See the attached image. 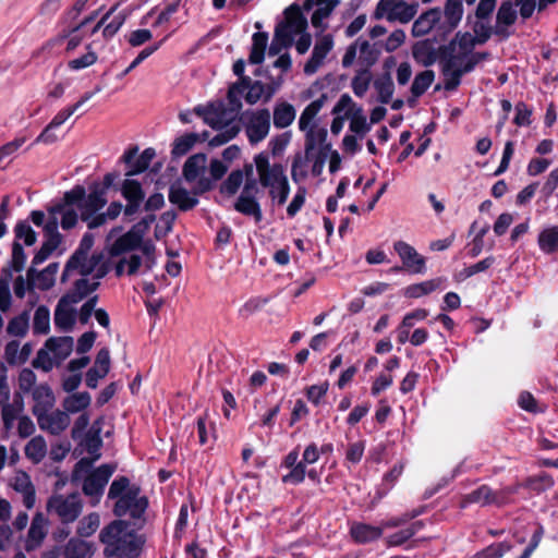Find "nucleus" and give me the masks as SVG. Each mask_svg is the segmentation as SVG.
I'll list each match as a JSON object with an SVG mask.
<instances>
[{
  "label": "nucleus",
  "mask_w": 558,
  "mask_h": 558,
  "mask_svg": "<svg viewBox=\"0 0 558 558\" xmlns=\"http://www.w3.org/2000/svg\"><path fill=\"white\" fill-rule=\"evenodd\" d=\"M104 423V417L97 418L82 440V446L88 451V453H96L101 448L102 440L100 438V433Z\"/></svg>",
  "instance_id": "40"
},
{
  "label": "nucleus",
  "mask_w": 558,
  "mask_h": 558,
  "mask_svg": "<svg viewBox=\"0 0 558 558\" xmlns=\"http://www.w3.org/2000/svg\"><path fill=\"white\" fill-rule=\"evenodd\" d=\"M435 77L432 70H426L417 74L412 83L411 93L414 97L422 96L430 86Z\"/></svg>",
  "instance_id": "56"
},
{
  "label": "nucleus",
  "mask_w": 558,
  "mask_h": 558,
  "mask_svg": "<svg viewBox=\"0 0 558 558\" xmlns=\"http://www.w3.org/2000/svg\"><path fill=\"white\" fill-rule=\"evenodd\" d=\"M99 457L100 456L82 458L76 463L72 474L74 482L82 483L84 494L95 498L94 505L99 501L106 484L116 470L114 464H102L99 468H94V462L96 458Z\"/></svg>",
  "instance_id": "4"
},
{
  "label": "nucleus",
  "mask_w": 558,
  "mask_h": 558,
  "mask_svg": "<svg viewBox=\"0 0 558 558\" xmlns=\"http://www.w3.org/2000/svg\"><path fill=\"white\" fill-rule=\"evenodd\" d=\"M38 387L37 376L31 368H23L19 375V391L31 395Z\"/></svg>",
  "instance_id": "59"
},
{
  "label": "nucleus",
  "mask_w": 558,
  "mask_h": 558,
  "mask_svg": "<svg viewBox=\"0 0 558 558\" xmlns=\"http://www.w3.org/2000/svg\"><path fill=\"white\" fill-rule=\"evenodd\" d=\"M92 397L88 392H75L65 397L62 401V410L70 414L78 413L89 407Z\"/></svg>",
  "instance_id": "39"
},
{
  "label": "nucleus",
  "mask_w": 558,
  "mask_h": 558,
  "mask_svg": "<svg viewBox=\"0 0 558 558\" xmlns=\"http://www.w3.org/2000/svg\"><path fill=\"white\" fill-rule=\"evenodd\" d=\"M305 132V153L307 158H313L316 146L323 144L327 137V130L324 128L313 126Z\"/></svg>",
  "instance_id": "44"
},
{
  "label": "nucleus",
  "mask_w": 558,
  "mask_h": 558,
  "mask_svg": "<svg viewBox=\"0 0 558 558\" xmlns=\"http://www.w3.org/2000/svg\"><path fill=\"white\" fill-rule=\"evenodd\" d=\"M256 171L258 174L259 183L267 187H274L275 185L287 180L284 168L281 163H270L269 157L266 153H259L254 157Z\"/></svg>",
  "instance_id": "11"
},
{
  "label": "nucleus",
  "mask_w": 558,
  "mask_h": 558,
  "mask_svg": "<svg viewBox=\"0 0 558 558\" xmlns=\"http://www.w3.org/2000/svg\"><path fill=\"white\" fill-rule=\"evenodd\" d=\"M308 2H313L317 5V9L314 11L312 15V24L316 28H320L324 31L326 28L325 25H323V21L327 19L335 7L338 4L337 0H307Z\"/></svg>",
  "instance_id": "42"
},
{
  "label": "nucleus",
  "mask_w": 558,
  "mask_h": 558,
  "mask_svg": "<svg viewBox=\"0 0 558 558\" xmlns=\"http://www.w3.org/2000/svg\"><path fill=\"white\" fill-rule=\"evenodd\" d=\"M15 241H23L25 245H33L36 242V232L26 221H20L14 228Z\"/></svg>",
  "instance_id": "64"
},
{
  "label": "nucleus",
  "mask_w": 558,
  "mask_h": 558,
  "mask_svg": "<svg viewBox=\"0 0 558 558\" xmlns=\"http://www.w3.org/2000/svg\"><path fill=\"white\" fill-rule=\"evenodd\" d=\"M357 46V61L364 66L363 69H368L377 62L379 50L375 47V45H371L367 40L359 38Z\"/></svg>",
  "instance_id": "46"
},
{
  "label": "nucleus",
  "mask_w": 558,
  "mask_h": 558,
  "mask_svg": "<svg viewBox=\"0 0 558 558\" xmlns=\"http://www.w3.org/2000/svg\"><path fill=\"white\" fill-rule=\"evenodd\" d=\"M99 286V280H93L90 278H80L75 281L74 288L66 293L64 296L73 302L74 304L80 303L88 294L95 291Z\"/></svg>",
  "instance_id": "36"
},
{
  "label": "nucleus",
  "mask_w": 558,
  "mask_h": 558,
  "mask_svg": "<svg viewBox=\"0 0 558 558\" xmlns=\"http://www.w3.org/2000/svg\"><path fill=\"white\" fill-rule=\"evenodd\" d=\"M228 167L219 159L211 160L209 165L210 178H199L196 184V193H205L214 187L216 181L220 180L227 172Z\"/></svg>",
  "instance_id": "34"
},
{
  "label": "nucleus",
  "mask_w": 558,
  "mask_h": 558,
  "mask_svg": "<svg viewBox=\"0 0 558 558\" xmlns=\"http://www.w3.org/2000/svg\"><path fill=\"white\" fill-rule=\"evenodd\" d=\"M441 10L439 8H433L423 12L412 25V36L422 37L427 35L440 21Z\"/></svg>",
  "instance_id": "28"
},
{
  "label": "nucleus",
  "mask_w": 558,
  "mask_h": 558,
  "mask_svg": "<svg viewBox=\"0 0 558 558\" xmlns=\"http://www.w3.org/2000/svg\"><path fill=\"white\" fill-rule=\"evenodd\" d=\"M317 456H286L284 462L281 465L282 481L287 484H299L305 477L306 464L314 463Z\"/></svg>",
  "instance_id": "15"
},
{
  "label": "nucleus",
  "mask_w": 558,
  "mask_h": 558,
  "mask_svg": "<svg viewBox=\"0 0 558 558\" xmlns=\"http://www.w3.org/2000/svg\"><path fill=\"white\" fill-rule=\"evenodd\" d=\"M281 84L282 77H270L269 82L266 83L255 81L244 96L245 101L250 105H255L260 100L267 102L272 98L274 94L281 86Z\"/></svg>",
  "instance_id": "18"
},
{
  "label": "nucleus",
  "mask_w": 558,
  "mask_h": 558,
  "mask_svg": "<svg viewBox=\"0 0 558 558\" xmlns=\"http://www.w3.org/2000/svg\"><path fill=\"white\" fill-rule=\"evenodd\" d=\"M108 272V266L102 263L101 254H93L92 256L83 255L74 264L71 263V257L65 264L61 280L64 282L71 277L81 276L82 278H89L99 280Z\"/></svg>",
  "instance_id": "7"
},
{
  "label": "nucleus",
  "mask_w": 558,
  "mask_h": 558,
  "mask_svg": "<svg viewBox=\"0 0 558 558\" xmlns=\"http://www.w3.org/2000/svg\"><path fill=\"white\" fill-rule=\"evenodd\" d=\"M100 525V517L96 512H92L82 518L77 525V534L84 537L93 535Z\"/></svg>",
  "instance_id": "57"
},
{
  "label": "nucleus",
  "mask_w": 558,
  "mask_h": 558,
  "mask_svg": "<svg viewBox=\"0 0 558 558\" xmlns=\"http://www.w3.org/2000/svg\"><path fill=\"white\" fill-rule=\"evenodd\" d=\"M485 39H480L471 33H457L447 47V51L451 53L475 56L474 48L477 44H483Z\"/></svg>",
  "instance_id": "25"
},
{
  "label": "nucleus",
  "mask_w": 558,
  "mask_h": 558,
  "mask_svg": "<svg viewBox=\"0 0 558 558\" xmlns=\"http://www.w3.org/2000/svg\"><path fill=\"white\" fill-rule=\"evenodd\" d=\"M248 142L257 144L265 140L270 131V112L268 109L248 110L242 117Z\"/></svg>",
  "instance_id": "9"
},
{
  "label": "nucleus",
  "mask_w": 558,
  "mask_h": 558,
  "mask_svg": "<svg viewBox=\"0 0 558 558\" xmlns=\"http://www.w3.org/2000/svg\"><path fill=\"white\" fill-rule=\"evenodd\" d=\"M441 282L442 280L438 278L427 280L421 283L411 284L405 288L404 295L414 299L421 298L435 291L440 286Z\"/></svg>",
  "instance_id": "50"
},
{
  "label": "nucleus",
  "mask_w": 558,
  "mask_h": 558,
  "mask_svg": "<svg viewBox=\"0 0 558 558\" xmlns=\"http://www.w3.org/2000/svg\"><path fill=\"white\" fill-rule=\"evenodd\" d=\"M154 220V215L142 219L110 245V256L120 257L114 266L118 277L124 274L134 276L149 271L156 265V246L151 240H144V235Z\"/></svg>",
  "instance_id": "1"
},
{
  "label": "nucleus",
  "mask_w": 558,
  "mask_h": 558,
  "mask_svg": "<svg viewBox=\"0 0 558 558\" xmlns=\"http://www.w3.org/2000/svg\"><path fill=\"white\" fill-rule=\"evenodd\" d=\"M108 499L114 500L113 513L117 517L130 514L141 518L147 508L146 497L141 495V488L132 484L126 476L117 477L108 490Z\"/></svg>",
  "instance_id": "3"
},
{
  "label": "nucleus",
  "mask_w": 558,
  "mask_h": 558,
  "mask_svg": "<svg viewBox=\"0 0 558 558\" xmlns=\"http://www.w3.org/2000/svg\"><path fill=\"white\" fill-rule=\"evenodd\" d=\"M106 204L105 189H100L99 184H95L90 192L87 195L85 194L83 202L78 204L80 218L87 223L89 229H95L92 222Z\"/></svg>",
  "instance_id": "12"
},
{
  "label": "nucleus",
  "mask_w": 558,
  "mask_h": 558,
  "mask_svg": "<svg viewBox=\"0 0 558 558\" xmlns=\"http://www.w3.org/2000/svg\"><path fill=\"white\" fill-rule=\"evenodd\" d=\"M96 16H97V12H94L89 16H86L84 20H82L77 25H75L69 29L62 31L56 37L46 41L43 45V47L38 51L35 52V54H39L40 52H44V51H50L54 46L61 45L69 36L77 33L81 28H83L84 26H86L87 24L93 22L96 19Z\"/></svg>",
  "instance_id": "37"
},
{
  "label": "nucleus",
  "mask_w": 558,
  "mask_h": 558,
  "mask_svg": "<svg viewBox=\"0 0 558 558\" xmlns=\"http://www.w3.org/2000/svg\"><path fill=\"white\" fill-rule=\"evenodd\" d=\"M12 487L15 492L20 493L23 497V504L26 508L31 509L35 505V488L31 482L29 476L24 473H17L12 482Z\"/></svg>",
  "instance_id": "32"
},
{
  "label": "nucleus",
  "mask_w": 558,
  "mask_h": 558,
  "mask_svg": "<svg viewBox=\"0 0 558 558\" xmlns=\"http://www.w3.org/2000/svg\"><path fill=\"white\" fill-rule=\"evenodd\" d=\"M74 341L72 337H50L45 342L33 361L35 368L49 372L56 365H60L73 351Z\"/></svg>",
  "instance_id": "6"
},
{
  "label": "nucleus",
  "mask_w": 558,
  "mask_h": 558,
  "mask_svg": "<svg viewBox=\"0 0 558 558\" xmlns=\"http://www.w3.org/2000/svg\"><path fill=\"white\" fill-rule=\"evenodd\" d=\"M201 193H196V185L192 192L180 185H171L168 197L169 202L175 205L180 210L187 211L198 204L197 195Z\"/></svg>",
  "instance_id": "26"
},
{
  "label": "nucleus",
  "mask_w": 558,
  "mask_h": 558,
  "mask_svg": "<svg viewBox=\"0 0 558 558\" xmlns=\"http://www.w3.org/2000/svg\"><path fill=\"white\" fill-rule=\"evenodd\" d=\"M258 192L256 180L245 182L243 191L234 204L236 211L254 217L256 222L262 221L263 214L258 202L255 199L254 194Z\"/></svg>",
  "instance_id": "13"
},
{
  "label": "nucleus",
  "mask_w": 558,
  "mask_h": 558,
  "mask_svg": "<svg viewBox=\"0 0 558 558\" xmlns=\"http://www.w3.org/2000/svg\"><path fill=\"white\" fill-rule=\"evenodd\" d=\"M48 533V520L43 513H36L31 523L27 537L25 541V549L27 551L39 547Z\"/></svg>",
  "instance_id": "23"
},
{
  "label": "nucleus",
  "mask_w": 558,
  "mask_h": 558,
  "mask_svg": "<svg viewBox=\"0 0 558 558\" xmlns=\"http://www.w3.org/2000/svg\"><path fill=\"white\" fill-rule=\"evenodd\" d=\"M333 47V40L330 35H324L315 43L313 52L304 65V73L313 75L323 65L325 58Z\"/></svg>",
  "instance_id": "19"
},
{
  "label": "nucleus",
  "mask_w": 558,
  "mask_h": 558,
  "mask_svg": "<svg viewBox=\"0 0 558 558\" xmlns=\"http://www.w3.org/2000/svg\"><path fill=\"white\" fill-rule=\"evenodd\" d=\"M489 57L488 52H476L475 56H464L447 52L442 61L441 73L444 76V88L454 90L461 83V77L472 72L475 66Z\"/></svg>",
  "instance_id": "5"
},
{
  "label": "nucleus",
  "mask_w": 558,
  "mask_h": 558,
  "mask_svg": "<svg viewBox=\"0 0 558 558\" xmlns=\"http://www.w3.org/2000/svg\"><path fill=\"white\" fill-rule=\"evenodd\" d=\"M221 132L215 135L210 141L209 145L213 147L221 146L229 141H231L233 137L236 136V134L240 132V126L236 124H230L228 123V119L223 118L222 126L220 128Z\"/></svg>",
  "instance_id": "53"
},
{
  "label": "nucleus",
  "mask_w": 558,
  "mask_h": 558,
  "mask_svg": "<svg viewBox=\"0 0 558 558\" xmlns=\"http://www.w3.org/2000/svg\"><path fill=\"white\" fill-rule=\"evenodd\" d=\"M59 266L57 263L49 264L44 270L36 272L34 268L28 269L27 278L33 286L39 290H49L56 281Z\"/></svg>",
  "instance_id": "30"
},
{
  "label": "nucleus",
  "mask_w": 558,
  "mask_h": 558,
  "mask_svg": "<svg viewBox=\"0 0 558 558\" xmlns=\"http://www.w3.org/2000/svg\"><path fill=\"white\" fill-rule=\"evenodd\" d=\"M99 539L105 545V558H135L144 544V539L122 520L106 525L99 534Z\"/></svg>",
  "instance_id": "2"
},
{
  "label": "nucleus",
  "mask_w": 558,
  "mask_h": 558,
  "mask_svg": "<svg viewBox=\"0 0 558 558\" xmlns=\"http://www.w3.org/2000/svg\"><path fill=\"white\" fill-rule=\"evenodd\" d=\"M295 114V109L291 104L279 101L274 107V125L277 129H286L292 124Z\"/></svg>",
  "instance_id": "38"
},
{
  "label": "nucleus",
  "mask_w": 558,
  "mask_h": 558,
  "mask_svg": "<svg viewBox=\"0 0 558 558\" xmlns=\"http://www.w3.org/2000/svg\"><path fill=\"white\" fill-rule=\"evenodd\" d=\"M46 241L33 258V264H41L61 243L62 236L57 231V220L46 221L44 226Z\"/></svg>",
  "instance_id": "20"
},
{
  "label": "nucleus",
  "mask_w": 558,
  "mask_h": 558,
  "mask_svg": "<svg viewBox=\"0 0 558 558\" xmlns=\"http://www.w3.org/2000/svg\"><path fill=\"white\" fill-rule=\"evenodd\" d=\"M495 501L496 500L492 489L488 486L483 485L475 489L474 492L465 495L461 500V507L464 508L471 504H478L481 506H484Z\"/></svg>",
  "instance_id": "48"
},
{
  "label": "nucleus",
  "mask_w": 558,
  "mask_h": 558,
  "mask_svg": "<svg viewBox=\"0 0 558 558\" xmlns=\"http://www.w3.org/2000/svg\"><path fill=\"white\" fill-rule=\"evenodd\" d=\"M345 117L350 120V131L360 138L364 137V135L369 132L371 123L367 122L363 108H355L351 114L347 112Z\"/></svg>",
  "instance_id": "43"
},
{
  "label": "nucleus",
  "mask_w": 558,
  "mask_h": 558,
  "mask_svg": "<svg viewBox=\"0 0 558 558\" xmlns=\"http://www.w3.org/2000/svg\"><path fill=\"white\" fill-rule=\"evenodd\" d=\"M517 20V10L510 1L501 3L497 12V25L509 26L512 25Z\"/></svg>",
  "instance_id": "63"
},
{
  "label": "nucleus",
  "mask_w": 558,
  "mask_h": 558,
  "mask_svg": "<svg viewBox=\"0 0 558 558\" xmlns=\"http://www.w3.org/2000/svg\"><path fill=\"white\" fill-rule=\"evenodd\" d=\"M207 167V156L205 154H195L189 157L183 166L184 179L197 184L199 178H205Z\"/></svg>",
  "instance_id": "29"
},
{
  "label": "nucleus",
  "mask_w": 558,
  "mask_h": 558,
  "mask_svg": "<svg viewBox=\"0 0 558 558\" xmlns=\"http://www.w3.org/2000/svg\"><path fill=\"white\" fill-rule=\"evenodd\" d=\"M53 218L57 220V226L60 222L62 229L69 230L77 223L78 215L73 207L58 204L49 210L47 221H51Z\"/></svg>",
  "instance_id": "31"
},
{
  "label": "nucleus",
  "mask_w": 558,
  "mask_h": 558,
  "mask_svg": "<svg viewBox=\"0 0 558 558\" xmlns=\"http://www.w3.org/2000/svg\"><path fill=\"white\" fill-rule=\"evenodd\" d=\"M292 45V38L286 32L284 28H276L274 39L270 44L268 53L269 56H277L283 48H288Z\"/></svg>",
  "instance_id": "58"
},
{
  "label": "nucleus",
  "mask_w": 558,
  "mask_h": 558,
  "mask_svg": "<svg viewBox=\"0 0 558 558\" xmlns=\"http://www.w3.org/2000/svg\"><path fill=\"white\" fill-rule=\"evenodd\" d=\"M462 2L463 0H447L445 4L444 15L450 28L457 27L462 19Z\"/></svg>",
  "instance_id": "51"
},
{
  "label": "nucleus",
  "mask_w": 558,
  "mask_h": 558,
  "mask_svg": "<svg viewBox=\"0 0 558 558\" xmlns=\"http://www.w3.org/2000/svg\"><path fill=\"white\" fill-rule=\"evenodd\" d=\"M393 248L402 262V267L412 274H424L426 270L425 258L404 241H397Z\"/></svg>",
  "instance_id": "16"
},
{
  "label": "nucleus",
  "mask_w": 558,
  "mask_h": 558,
  "mask_svg": "<svg viewBox=\"0 0 558 558\" xmlns=\"http://www.w3.org/2000/svg\"><path fill=\"white\" fill-rule=\"evenodd\" d=\"M418 3H408L405 0H380L374 12L377 20L386 19L388 22L407 24L414 19Z\"/></svg>",
  "instance_id": "8"
},
{
  "label": "nucleus",
  "mask_w": 558,
  "mask_h": 558,
  "mask_svg": "<svg viewBox=\"0 0 558 558\" xmlns=\"http://www.w3.org/2000/svg\"><path fill=\"white\" fill-rule=\"evenodd\" d=\"M374 88L378 94V100L381 104H388L393 95L395 85L389 73H385L374 81Z\"/></svg>",
  "instance_id": "49"
},
{
  "label": "nucleus",
  "mask_w": 558,
  "mask_h": 558,
  "mask_svg": "<svg viewBox=\"0 0 558 558\" xmlns=\"http://www.w3.org/2000/svg\"><path fill=\"white\" fill-rule=\"evenodd\" d=\"M372 73L369 69H361L352 78V89L357 97H363L371 84Z\"/></svg>",
  "instance_id": "55"
},
{
  "label": "nucleus",
  "mask_w": 558,
  "mask_h": 558,
  "mask_svg": "<svg viewBox=\"0 0 558 558\" xmlns=\"http://www.w3.org/2000/svg\"><path fill=\"white\" fill-rule=\"evenodd\" d=\"M268 44L267 33H255L252 37V48L248 61L252 64H259L264 61L265 50Z\"/></svg>",
  "instance_id": "47"
},
{
  "label": "nucleus",
  "mask_w": 558,
  "mask_h": 558,
  "mask_svg": "<svg viewBox=\"0 0 558 558\" xmlns=\"http://www.w3.org/2000/svg\"><path fill=\"white\" fill-rule=\"evenodd\" d=\"M93 553V545L78 538H71L63 549L64 558H90Z\"/></svg>",
  "instance_id": "41"
},
{
  "label": "nucleus",
  "mask_w": 558,
  "mask_h": 558,
  "mask_svg": "<svg viewBox=\"0 0 558 558\" xmlns=\"http://www.w3.org/2000/svg\"><path fill=\"white\" fill-rule=\"evenodd\" d=\"M39 428L50 435L59 436L71 424V417L60 409L48 410L36 416Z\"/></svg>",
  "instance_id": "14"
},
{
  "label": "nucleus",
  "mask_w": 558,
  "mask_h": 558,
  "mask_svg": "<svg viewBox=\"0 0 558 558\" xmlns=\"http://www.w3.org/2000/svg\"><path fill=\"white\" fill-rule=\"evenodd\" d=\"M350 533L355 542L363 544L379 538L383 534V527L354 522L351 525Z\"/></svg>",
  "instance_id": "35"
},
{
  "label": "nucleus",
  "mask_w": 558,
  "mask_h": 558,
  "mask_svg": "<svg viewBox=\"0 0 558 558\" xmlns=\"http://www.w3.org/2000/svg\"><path fill=\"white\" fill-rule=\"evenodd\" d=\"M121 194L126 199L128 204L123 211L125 216H133L136 214L145 198V192L138 181L133 179H125L121 185Z\"/></svg>",
  "instance_id": "17"
},
{
  "label": "nucleus",
  "mask_w": 558,
  "mask_h": 558,
  "mask_svg": "<svg viewBox=\"0 0 558 558\" xmlns=\"http://www.w3.org/2000/svg\"><path fill=\"white\" fill-rule=\"evenodd\" d=\"M82 508L83 505L77 494L54 495L47 502V510L56 513L63 523L75 521L82 512Z\"/></svg>",
  "instance_id": "10"
},
{
  "label": "nucleus",
  "mask_w": 558,
  "mask_h": 558,
  "mask_svg": "<svg viewBox=\"0 0 558 558\" xmlns=\"http://www.w3.org/2000/svg\"><path fill=\"white\" fill-rule=\"evenodd\" d=\"M286 22L280 23L276 28H284L293 39L294 35L302 34L307 27V21L298 5H291L284 11Z\"/></svg>",
  "instance_id": "27"
},
{
  "label": "nucleus",
  "mask_w": 558,
  "mask_h": 558,
  "mask_svg": "<svg viewBox=\"0 0 558 558\" xmlns=\"http://www.w3.org/2000/svg\"><path fill=\"white\" fill-rule=\"evenodd\" d=\"M421 527L422 522L417 521L413 523L411 526L388 536L387 544L389 546H400L409 538H411Z\"/></svg>",
  "instance_id": "61"
},
{
  "label": "nucleus",
  "mask_w": 558,
  "mask_h": 558,
  "mask_svg": "<svg viewBox=\"0 0 558 558\" xmlns=\"http://www.w3.org/2000/svg\"><path fill=\"white\" fill-rule=\"evenodd\" d=\"M98 60L97 53L92 50V45L86 46V53L68 62L71 70L78 71L95 64Z\"/></svg>",
  "instance_id": "60"
},
{
  "label": "nucleus",
  "mask_w": 558,
  "mask_h": 558,
  "mask_svg": "<svg viewBox=\"0 0 558 558\" xmlns=\"http://www.w3.org/2000/svg\"><path fill=\"white\" fill-rule=\"evenodd\" d=\"M136 155L137 147L130 148L123 155L124 162L131 168L126 172V175H133L145 171L149 167L151 160L155 158L156 153L153 148H146L136 159H134Z\"/></svg>",
  "instance_id": "24"
},
{
  "label": "nucleus",
  "mask_w": 558,
  "mask_h": 558,
  "mask_svg": "<svg viewBox=\"0 0 558 558\" xmlns=\"http://www.w3.org/2000/svg\"><path fill=\"white\" fill-rule=\"evenodd\" d=\"M50 329V312L47 306L40 305L36 308L33 320L35 333H47Z\"/></svg>",
  "instance_id": "54"
},
{
  "label": "nucleus",
  "mask_w": 558,
  "mask_h": 558,
  "mask_svg": "<svg viewBox=\"0 0 558 558\" xmlns=\"http://www.w3.org/2000/svg\"><path fill=\"white\" fill-rule=\"evenodd\" d=\"M73 302H70L64 295L59 300L54 311V325L63 331H70L76 318V310Z\"/></svg>",
  "instance_id": "21"
},
{
  "label": "nucleus",
  "mask_w": 558,
  "mask_h": 558,
  "mask_svg": "<svg viewBox=\"0 0 558 558\" xmlns=\"http://www.w3.org/2000/svg\"><path fill=\"white\" fill-rule=\"evenodd\" d=\"M194 113L202 117L205 123L213 128H221L223 118L227 114L226 110L218 111L213 107L205 108L202 106L194 108Z\"/></svg>",
  "instance_id": "52"
},
{
  "label": "nucleus",
  "mask_w": 558,
  "mask_h": 558,
  "mask_svg": "<svg viewBox=\"0 0 558 558\" xmlns=\"http://www.w3.org/2000/svg\"><path fill=\"white\" fill-rule=\"evenodd\" d=\"M538 246L546 254L558 252V226L544 229L538 235Z\"/></svg>",
  "instance_id": "45"
},
{
  "label": "nucleus",
  "mask_w": 558,
  "mask_h": 558,
  "mask_svg": "<svg viewBox=\"0 0 558 558\" xmlns=\"http://www.w3.org/2000/svg\"><path fill=\"white\" fill-rule=\"evenodd\" d=\"M31 396L34 402L32 413L35 417L54 408L56 397L48 384H39Z\"/></svg>",
  "instance_id": "22"
},
{
  "label": "nucleus",
  "mask_w": 558,
  "mask_h": 558,
  "mask_svg": "<svg viewBox=\"0 0 558 558\" xmlns=\"http://www.w3.org/2000/svg\"><path fill=\"white\" fill-rule=\"evenodd\" d=\"M327 95L323 94L317 99L308 104L302 111L299 119V129L305 131L310 128L316 126L315 118L327 101Z\"/></svg>",
  "instance_id": "33"
},
{
  "label": "nucleus",
  "mask_w": 558,
  "mask_h": 558,
  "mask_svg": "<svg viewBox=\"0 0 558 558\" xmlns=\"http://www.w3.org/2000/svg\"><path fill=\"white\" fill-rule=\"evenodd\" d=\"M198 141V135L195 133L185 134L174 141L172 154L174 156L185 155L195 143Z\"/></svg>",
  "instance_id": "62"
}]
</instances>
